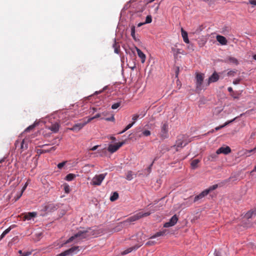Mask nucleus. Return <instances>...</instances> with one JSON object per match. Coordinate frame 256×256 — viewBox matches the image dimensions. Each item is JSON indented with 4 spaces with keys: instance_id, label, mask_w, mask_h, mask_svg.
Returning a JSON list of instances; mask_svg holds the SVG:
<instances>
[{
    "instance_id": "obj_1",
    "label": "nucleus",
    "mask_w": 256,
    "mask_h": 256,
    "mask_svg": "<svg viewBox=\"0 0 256 256\" xmlns=\"http://www.w3.org/2000/svg\"><path fill=\"white\" fill-rule=\"evenodd\" d=\"M151 212H140L136 214L129 217L126 220L118 224L117 226L114 228L115 232H118L122 230L124 228L128 227L131 222H135L140 218L148 216L150 214Z\"/></svg>"
},
{
    "instance_id": "obj_40",
    "label": "nucleus",
    "mask_w": 256,
    "mask_h": 256,
    "mask_svg": "<svg viewBox=\"0 0 256 256\" xmlns=\"http://www.w3.org/2000/svg\"><path fill=\"white\" fill-rule=\"evenodd\" d=\"M120 104H121V102H118L116 103H114V104H113L112 106V108L113 110L116 109L120 106Z\"/></svg>"
},
{
    "instance_id": "obj_57",
    "label": "nucleus",
    "mask_w": 256,
    "mask_h": 256,
    "mask_svg": "<svg viewBox=\"0 0 256 256\" xmlns=\"http://www.w3.org/2000/svg\"><path fill=\"white\" fill-rule=\"evenodd\" d=\"M256 150V146L254 148H253V149H252L250 150H248V152H254Z\"/></svg>"
},
{
    "instance_id": "obj_7",
    "label": "nucleus",
    "mask_w": 256,
    "mask_h": 256,
    "mask_svg": "<svg viewBox=\"0 0 256 256\" xmlns=\"http://www.w3.org/2000/svg\"><path fill=\"white\" fill-rule=\"evenodd\" d=\"M86 118H87L84 119L82 122L75 124L72 128H70V130L76 132H78L88 123Z\"/></svg>"
},
{
    "instance_id": "obj_56",
    "label": "nucleus",
    "mask_w": 256,
    "mask_h": 256,
    "mask_svg": "<svg viewBox=\"0 0 256 256\" xmlns=\"http://www.w3.org/2000/svg\"><path fill=\"white\" fill-rule=\"evenodd\" d=\"M98 145L95 146H93L92 148L90 149V150H92V151L96 150L98 148Z\"/></svg>"
},
{
    "instance_id": "obj_28",
    "label": "nucleus",
    "mask_w": 256,
    "mask_h": 256,
    "mask_svg": "<svg viewBox=\"0 0 256 256\" xmlns=\"http://www.w3.org/2000/svg\"><path fill=\"white\" fill-rule=\"evenodd\" d=\"M113 48L114 50V52L118 54L120 50V46L116 42V40H114V44H113Z\"/></svg>"
},
{
    "instance_id": "obj_34",
    "label": "nucleus",
    "mask_w": 256,
    "mask_h": 256,
    "mask_svg": "<svg viewBox=\"0 0 256 256\" xmlns=\"http://www.w3.org/2000/svg\"><path fill=\"white\" fill-rule=\"evenodd\" d=\"M102 116L101 114H97L95 116L91 118H88L86 120L87 122L88 123L90 122L92 120H94V118H100Z\"/></svg>"
},
{
    "instance_id": "obj_20",
    "label": "nucleus",
    "mask_w": 256,
    "mask_h": 256,
    "mask_svg": "<svg viewBox=\"0 0 256 256\" xmlns=\"http://www.w3.org/2000/svg\"><path fill=\"white\" fill-rule=\"evenodd\" d=\"M138 56L141 58V62L144 63L146 60V56L142 51L138 48H136Z\"/></svg>"
},
{
    "instance_id": "obj_16",
    "label": "nucleus",
    "mask_w": 256,
    "mask_h": 256,
    "mask_svg": "<svg viewBox=\"0 0 256 256\" xmlns=\"http://www.w3.org/2000/svg\"><path fill=\"white\" fill-rule=\"evenodd\" d=\"M224 62L227 63L234 64V65H238V60L232 56H228L224 60Z\"/></svg>"
},
{
    "instance_id": "obj_21",
    "label": "nucleus",
    "mask_w": 256,
    "mask_h": 256,
    "mask_svg": "<svg viewBox=\"0 0 256 256\" xmlns=\"http://www.w3.org/2000/svg\"><path fill=\"white\" fill-rule=\"evenodd\" d=\"M181 33H182V37L183 38L184 41L186 43L188 44L190 41H189V40H188V38L187 32L186 31H185L183 29V28H181Z\"/></svg>"
},
{
    "instance_id": "obj_8",
    "label": "nucleus",
    "mask_w": 256,
    "mask_h": 256,
    "mask_svg": "<svg viewBox=\"0 0 256 256\" xmlns=\"http://www.w3.org/2000/svg\"><path fill=\"white\" fill-rule=\"evenodd\" d=\"M204 79V74L202 73H198L196 75V87L197 90H201V86Z\"/></svg>"
},
{
    "instance_id": "obj_47",
    "label": "nucleus",
    "mask_w": 256,
    "mask_h": 256,
    "mask_svg": "<svg viewBox=\"0 0 256 256\" xmlns=\"http://www.w3.org/2000/svg\"><path fill=\"white\" fill-rule=\"evenodd\" d=\"M139 116L140 118H142L146 114V112L144 110L141 112L140 114H137Z\"/></svg>"
},
{
    "instance_id": "obj_45",
    "label": "nucleus",
    "mask_w": 256,
    "mask_h": 256,
    "mask_svg": "<svg viewBox=\"0 0 256 256\" xmlns=\"http://www.w3.org/2000/svg\"><path fill=\"white\" fill-rule=\"evenodd\" d=\"M64 190L66 193H68L70 192V186L68 184H64Z\"/></svg>"
},
{
    "instance_id": "obj_15",
    "label": "nucleus",
    "mask_w": 256,
    "mask_h": 256,
    "mask_svg": "<svg viewBox=\"0 0 256 256\" xmlns=\"http://www.w3.org/2000/svg\"><path fill=\"white\" fill-rule=\"evenodd\" d=\"M208 194V192L207 190H204L202 192H200L199 194L196 196L194 200V202H195L198 200L202 198L205 196H207Z\"/></svg>"
},
{
    "instance_id": "obj_58",
    "label": "nucleus",
    "mask_w": 256,
    "mask_h": 256,
    "mask_svg": "<svg viewBox=\"0 0 256 256\" xmlns=\"http://www.w3.org/2000/svg\"><path fill=\"white\" fill-rule=\"evenodd\" d=\"M228 90L230 92H233V90L232 87H228Z\"/></svg>"
},
{
    "instance_id": "obj_41",
    "label": "nucleus",
    "mask_w": 256,
    "mask_h": 256,
    "mask_svg": "<svg viewBox=\"0 0 256 256\" xmlns=\"http://www.w3.org/2000/svg\"><path fill=\"white\" fill-rule=\"evenodd\" d=\"M142 134L144 136H148L150 135L151 132L149 130H145L142 132Z\"/></svg>"
},
{
    "instance_id": "obj_35",
    "label": "nucleus",
    "mask_w": 256,
    "mask_h": 256,
    "mask_svg": "<svg viewBox=\"0 0 256 256\" xmlns=\"http://www.w3.org/2000/svg\"><path fill=\"white\" fill-rule=\"evenodd\" d=\"M75 176V174H69L66 176V180L68 181H71L74 180Z\"/></svg>"
},
{
    "instance_id": "obj_11",
    "label": "nucleus",
    "mask_w": 256,
    "mask_h": 256,
    "mask_svg": "<svg viewBox=\"0 0 256 256\" xmlns=\"http://www.w3.org/2000/svg\"><path fill=\"white\" fill-rule=\"evenodd\" d=\"M231 152V149L228 146L226 147L222 146L216 150L217 154H228Z\"/></svg>"
},
{
    "instance_id": "obj_33",
    "label": "nucleus",
    "mask_w": 256,
    "mask_h": 256,
    "mask_svg": "<svg viewBox=\"0 0 256 256\" xmlns=\"http://www.w3.org/2000/svg\"><path fill=\"white\" fill-rule=\"evenodd\" d=\"M164 233H165L164 231L158 232H156L154 236H152L150 237V238H156L158 236H164Z\"/></svg>"
},
{
    "instance_id": "obj_42",
    "label": "nucleus",
    "mask_w": 256,
    "mask_h": 256,
    "mask_svg": "<svg viewBox=\"0 0 256 256\" xmlns=\"http://www.w3.org/2000/svg\"><path fill=\"white\" fill-rule=\"evenodd\" d=\"M35 127V125L34 124H32V125H30V126H28L26 130H25V132H30V130H33L34 128Z\"/></svg>"
},
{
    "instance_id": "obj_30",
    "label": "nucleus",
    "mask_w": 256,
    "mask_h": 256,
    "mask_svg": "<svg viewBox=\"0 0 256 256\" xmlns=\"http://www.w3.org/2000/svg\"><path fill=\"white\" fill-rule=\"evenodd\" d=\"M236 119V118H234L232 120H230V121H228L227 122H226L223 125H222V126H218V127H216L215 128L216 130H218L223 128H224L225 126H226V125H228V124L231 123L234 120Z\"/></svg>"
},
{
    "instance_id": "obj_49",
    "label": "nucleus",
    "mask_w": 256,
    "mask_h": 256,
    "mask_svg": "<svg viewBox=\"0 0 256 256\" xmlns=\"http://www.w3.org/2000/svg\"><path fill=\"white\" fill-rule=\"evenodd\" d=\"M153 164H154V162L150 164V165L147 168L146 170L148 172V174H149L150 172H151V170H152V167L153 165Z\"/></svg>"
},
{
    "instance_id": "obj_18",
    "label": "nucleus",
    "mask_w": 256,
    "mask_h": 256,
    "mask_svg": "<svg viewBox=\"0 0 256 256\" xmlns=\"http://www.w3.org/2000/svg\"><path fill=\"white\" fill-rule=\"evenodd\" d=\"M142 244L141 242V244H140V245H136V246H134L130 248H128L127 250H124V252H122V254H123V255L132 252L133 250H137Z\"/></svg>"
},
{
    "instance_id": "obj_39",
    "label": "nucleus",
    "mask_w": 256,
    "mask_h": 256,
    "mask_svg": "<svg viewBox=\"0 0 256 256\" xmlns=\"http://www.w3.org/2000/svg\"><path fill=\"white\" fill-rule=\"evenodd\" d=\"M152 22V16L150 15H148L146 17V21H145V24H150V22Z\"/></svg>"
},
{
    "instance_id": "obj_31",
    "label": "nucleus",
    "mask_w": 256,
    "mask_h": 256,
    "mask_svg": "<svg viewBox=\"0 0 256 256\" xmlns=\"http://www.w3.org/2000/svg\"><path fill=\"white\" fill-rule=\"evenodd\" d=\"M118 198V194L117 192H114L112 195L110 197V200L112 202H114Z\"/></svg>"
},
{
    "instance_id": "obj_6",
    "label": "nucleus",
    "mask_w": 256,
    "mask_h": 256,
    "mask_svg": "<svg viewBox=\"0 0 256 256\" xmlns=\"http://www.w3.org/2000/svg\"><path fill=\"white\" fill-rule=\"evenodd\" d=\"M185 136H180L178 137V140L176 141V144L174 146L176 147V150L178 151V148H181L183 146H185L186 144H188L189 142H184Z\"/></svg>"
},
{
    "instance_id": "obj_5",
    "label": "nucleus",
    "mask_w": 256,
    "mask_h": 256,
    "mask_svg": "<svg viewBox=\"0 0 256 256\" xmlns=\"http://www.w3.org/2000/svg\"><path fill=\"white\" fill-rule=\"evenodd\" d=\"M79 247L78 246H73L64 252L60 253L59 254V256H72L74 254H76L78 251Z\"/></svg>"
},
{
    "instance_id": "obj_12",
    "label": "nucleus",
    "mask_w": 256,
    "mask_h": 256,
    "mask_svg": "<svg viewBox=\"0 0 256 256\" xmlns=\"http://www.w3.org/2000/svg\"><path fill=\"white\" fill-rule=\"evenodd\" d=\"M19 144H20V149L22 150H26L28 148V143L24 139L22 140L21 142H20L18 140H16L14 144L16 147H17Z\"/></svg>"
},
{
    "instance_id": "obj_24",
    "label": "nucleus",
    "mask_w": 256,
    "mask_h": 256,
    "mask_svg": "<svg viewBox=\"0 0 256 256\" xmlns=\"http://www.w3.org/2000/svg\"><path fill=\"white\" fill-rule=\"evenodd\" d=\"M136 174H134L132 171H128V172L126 174V179L128 180H132L134 177H136Z\"/></svg>"
},
{
    "instance_id": "obj_14",
    "label": "nucleus",
    "mask_w": 256,
    "mask_h": 256,
    "mask_svg": "<svg viewBox=\"0 0 256 256\" xmlns=\"http://www.w3.org/2000/svg\"><path fill=\"white\" fill-rule=\"evenodd\" d=\"M57 148L56 146H54L49 149H38L37 150V153L41 154L44 153L50 152L52 151H54Z\"/></svg>"
},
{
    "instance_id": "obj_62",
    "label": "nucleus",
    "mask_w": 256,
    "mask_h": 256,
    "mask_svg": "<svg viewBox=\"0 0 256 256\" xmlns=\"http://www.w3.org/2000/svg\"><path fill=\"white\" fill-rule=\"evenodd\" d=\"M232 96L234 98H238V96H237L236 95H234V94H232Z\"/></svg>"
},
{
    "instance_id": "obj_3",
    "label": "nucleus",
    "mask_w": 256,
    "mask_h": 256,
    "mask_svg": "<svg viewBox=\"0 0 256 256\" xmlns=\"http://www.w3.org/2000/svg\"><path fill=\"white\" fill-rule=\"evenodd\" d=\"M106 174H102L98 175H96L92 180L91 184L94 186H100L104 179Z\"/></svg>"
},
{
    "instance_id": "obj_63",
    "label": "nucleus",
    "mask_w": 256,
    "mask_h": 256,
    "mask_svg": "<svg viewBox=\"0 0 256 256\" xmlns=\"http://www.w3.org/2000/svg\"><path fill=\"white\" fill-rule=\"evenodd\" d=\"M154 0H148V1L147 2L146 4H150V3H151V2H154Z\"/></svg>"
},
{
    "instance_id": "obj_55",
    "label": "nucleus",
    "mask_w": 256,
    "mask_h": 256,
    "mask_svg": "<svg viewBox=\"0 0 256 256\" xmlns=\"http://www.w3.org/2000/svg\"><path fill=\"white\" fill-rule=\"evenodd\" d=\"M235 74V72L230 70L228 72V76H234V74Z\"/></svg>"
},
{
    "instance_id": "obj_54",
    "label": "nucleus",
    "mask_w": 256,
    "mask_h": 256,
    "mask_svg": "<svg viewBox=\"0 0 256 256\" xmlns=\"http://www.w3.org/2000/svg\"><path fill=\"white\" fill-rule=\"evenodd\" d=\"M26 184H25V186L23 187L22 190V192H21V194H20V195L18 196V198H19L22 195V192H24V191L25 190L26 188Z\"/></svg>"
},
{
    "instance_id": "obj_51",
    "label": "nucleus",
    "mask_w": 256,
    "mask_h": 256,
    "mask_svg": "<svg viewBox=\"0 0 256 256\" xmlns=\"http://www.w3.org/2000/svg\"><path fill=\"white\" fill-rule=\"evenodd\" d=\"M98 152L100 153V156H102L104 154H106V150L105 149H103L102 150V152H100L99 150L98 151Z\"/></svg>"
},
{
    "instance_id": "obj_26",
    "label": "nucleus",
    "mask_w": 256,
    "mask_h": 256,
    "mask_svg": "<svg viewBox=\"0 0 256 256\" xmlns=\"http://www.w3.org/2000/svg\"><path fill=\"white\" fill-rule=\"evenodd\" d=\"M200 160L198 159H195L192 160L191 162V166L193 169H195L198 166V164L200 162Z\"/></svg>"
},
{
    "instance_id": "obj_52",
    "label": "nucleus",
    "mask_w": 256,
    "mask_h": 256,
    "mask_svg": "<svg viewBox=\"0 0 256 256\" xmlns=\"http://www.w3.org/2000/svg\"><path fill=\"white\" fill-rule=\"evenodd\" d=\"M105 120L107 121H114V116H112L110 118H106Z\"/></svg>"
},
{
    "instance_id": "obj_46",
    "label": "nucleus",
    "mask_w": 256,
    "mask_h": 256,
    "mask_svg": "<svg viewBox=\"0 0 256 256\" xmlns=\"http://www.w3.org/2000/svg\"><path fill=\"white\" fill-rule=\"evenodd\" d=\"M66 162H62L59 163L58 164V168L59 169H62L64 167V166L65 165Z\"/></svg>"
},
{
    "instance_id": "obj_22",
    "label": "nucleus",
    "mask_w": 256,
    "mask_h": 256,
    "mask_svg": "<svg viewBox=\"0 0 256 256\" xmlns=\"http://www.w3.org/2000/svg\"><path fill=\"white\" fill-rule=\"evenodd\" d=\"M60 128V125L58 123H54V124H52L50 127L49 129L53 132H57Z\"/></svg>"
},
{
    "instance_id": "obj_64",
    "label": "nucleus",
    "mask_w": 256,
    "mask_h": 256,
    "mask_svg": "<svg viewBox=\"0 0 256 256\" xmlns=\"http://www.w3.org/2000/svg\"><path fill=\"white\" fill-rule=\"evenodd\" d=\"M107 114L106 112H103L102 114H101L102 116H106Z\"/></svg>"
},
{
    "instance_id": "obj_23",
    "label": "nucleus",
    "mask_w": 256,
    "mask_h": 256,
    "mask_svg": "<svg viewBox=\"0 0 256 256\" xmlns=\"http://www.w3.org/2000/svg\"><path fill=\"white\" fill-rule=\"evenodd\" d=\"M216 152V153L211 154L207 157V160L210 162H214L218 158V155Z\"/></svg>"
},
{
    "instance_id": "obj_29",
    "label": "nucleus",
    "mask_w": 256,
    "mask_h": 256,
    "mask_svg": "<svg viewBox=\"0 0 256 256\" xmlns=\"http://www.w3.org/2000/svg\"><path fill=\"white\" fill-rule=\"evenodd\" d=\"M253 214H256V209L248 212L246 214V218H250L252 217Z\"/></svg>"
},
{
    "instance_id": "obj_61",
    "label": "nucleus",
    "mask_w": 256,
    "mask_h": 256,
    "mask_svg": "<svg viewBox=\"0 0 256 256\" xmlns=\"http://www.w3.org/2000/svg\"><path fill=\"white\" fill-rule=\"evenodd\" d=\"M5 236H6V234L2 232V234H1V236H0V240H2V238H3Z\"/></svg>"
},
{
    "instance_id": "obj_43",
    "label": "nucleus",
    "mask_w": 256,
    "mask_h": 256,
    "mask_svg": "<svg viewBox=\"0 0 256 256\" xmlns=\"http://www.w3.org/2000/svg\"><path fill=\"white\" fill-rule=\"evenodd\" d=\"M140 118H139V116L138 115V114H134L132 116V120H133L132 122H134V124L135 123V122L138 120V119Z\"/></svg>"
},
{
    "instance_id": "obj_13",
    "label": "nucleus",
    "mask_w": 256,
    "mask_h": 256,
    "mask_svg": "<svg viewBox=\"0 0 256 256\" xmlns=\"http://www.w3.org/2000/svg\"><path fill=\"white\" fill-rule=\"evenodd\" d=\"M219 79V76L216 72H214L209 78L208 80V85H209L212 82H216Z\"/></svg>"
},
{
    "instance_id": "obj_44",
    "label": "nucleus",
    "mask_w": 256,
    "mask_h": 256,
    "mask_svg": "<svg viewBox=\"0 0 256 256\" xmlns=\"http://www.w3.org/2000/svg\"><path fill=\"white\" fill-rule=\"evenodd\" d=\"M244 4H248V2H243ZM248 4H250L256 6V0H249Z\"/></svg>"
},
{
    "instance_id": "obj_19",
    "label": "nucleus",
    "mask_w": 256,
    "mask_h": 256,
    "mask_svg": "<svg viewBox=\"0 0 256 256\" xmlns=\"http://www.w3.org/2000/svg\"><path fill=\"white\" fill-rule=\"evenodd\" d=\"M216 40L222 45H226L227 44V40L225 37L222 36L218 35L216 36Z\"/></svg>"
},
{
    "instance_id": "obj_37",
    "label": "nucleus",
    "mask_w": 256,
    "mask_h": 256,
    "mask_svg": "<svg viewBox=\"0 0 256 256\" xmlns=\"http://www.w3.org/2000/svg\"><path fill=\"white\" fill-rule=\"evenodd\" d=\"M134 124V122H132V123L129 124L120 134H122L126 132L127 130L131 128L132 126Z\"/></svg>"
},
{
    "instance_id": "obj_53",
    "label": "nucleus",
    "mask_w": 256,
    "mask_h": 256,
    "mask_svg": "<svg viewBox=\"0 0 256 256\" xmlns=\"http://www.w3.org/2000/svg\"><path fill=\"white\" fill-rule=\"evenodd\" d=\"M11 230V228L10 227H9L7 229H6L4 232L3 233H4L6 235L8 234L10 231Z\"/></svg>"
},
{
    "instance_id": "obj_60",
    "label": "nucleus",
    "mask_w": 256,
    "mask_h": 256,
    "mask_svg": "<svg viewBox=\"0 0 256 256\" xmlns=\"http://www.w3.org/2000/svg\"><path fill=\"white\" fill-rule=\"evenodd\" d=\"M5 236H6V234L2 232V234H1V236H0V240H2V238H3Z\"/></svg>"
},
{
    "instance_id": "obj_25",
    "label": "nucleus",
    "mask_w": 256,
    "mask_h": 256,
    "mask_svg": "<svg viewBox=\"0 0 256 256\" xmlns=\"http://www.w3.org/2000/svg\"><path fill=\"white\" fill-rule=\"evenodd\" d=\"M36 214L34 212H28L24 216V218L25 219L29 220H30L32 218L36 216Z\"/></svg>"
},
{
    "instance_id": "obj_9",
    "label": "nucleus",
    "mask_w": 256,
    "mask_h": 256,
    "mask_svg": "<svg viewBox=\"0 0 256 256\" xmlns=\"http://www.w3.org/2000/svg\"><path fill=\"white\" fill-rule=\"evenodd\" d=\"M124 142H120L114 144H110L108 150L111 153L116 152L119 149L123 144Z\"/></svg>"
},
{
    "instance_id": "obj_48",
    "label": "nucleus",
    "mask_w": 256,
    "mask_h": 256,
    "mask_svg": "<svg viewBox=\"0 0 256 256\" xmlns=\"http://www.w3.org/2000/svg\"><path fill=\"white\" fill-rule=\"evenodd\" d=\"M242 79L240 78H236V80H234V81H233V84H238L241 81Z\"/></svg>"
},
{
    "instance_id": "obj_4",
    "label": "nucleus",
    "mask_w": 256,
    "mask_h": 256,
    "mask_svg": "<svg viewBox=\"0 0 256 256\" xmlns=\"http://www.w3.org/2000/svg\"><path fill=\"white\" fill-rule=\"evenodd\" d=\"M168 124L167 122L162 123L161 130L160 134V136L162 139L168 137Z\"/></svg>"
},
{
    "instance_id": "obj_38",
    "label": "nucleus",
    "mask_w": 256,
    "mask_h": 256,
    "mask_svg": "<svg viewBox=\"0 0 256 256\" xmlns=\"http://www.w3.org/2000/svg\"><path fill=\"white\" fill-rule=\"evenodd\" d=\"M218 186V184H214L212 186H210L208 188L205 190H207L208 194L210 192L216 190Z\"/></svg>"
},
{
    "instance_id": "obj_32",
    "label": "nucleus",
    "mask_w": 256,
    "mask_h": 256,
    "mask_svg": "<svg viewBox=\"0 0 256 256\" xmlns=\"http://www.w3.org/2000/svg\"><path fill=\"white\" fill-rule=\"evenodd\" d=\"M152 8H154L153 14H156L158 13V11L160 8V4L155 3Z\"/></svg>"
},
{
    "instance_id": "obj_2",
    "label": "nucleus",
    "mask_w": 256,
    "mask_h": 256,
    "mask_svg": "<svg viewBox=\"0 0 256 256\" xmlns=\"http://www.w3.org/2000/svg\"><path fill=\"white\" fill-rule=\"evenodd\" d=\"M90 230V228L79 230L76 234L70 237L68 240H67L66 243L70 242L75 240H76V241H78L88 238L92 234V232H91Z\"/></svg>"
},
{
    "instance_id": "obj_36",
    "label": "nucleus",
    "mask_w": 256,
    "mask_h": 256,
    "mask_svg": "<svg viewBox=\"0 0 256 256\" xmlns=\"http://www.w3.org/2000/svg\"><path fill=\"white\" fill-rule=\"evenodd\" d=\"M131 36L135 41H137L135 35V26H134L131 27Z\"/></svg>"
},
{
    "instance_id": "obj_50",
    "label": "nucleus",
    "mask_w": 256,
    "mask_h": 256,
    "mask_svg": "<svg viewBox=\"0 0 256 256\" xmlns=\"http://www.w3.org/2000/svg\"><path fill=\"white\" fill-rule=\"evenodd\" d=\"M154 241H148L146 242V245L147 246H150L152 245H154Z\"/></svg>"
},
{
    "instance_id": "obj_17",
    "label": "nucleus",
    "mask_w": 256,
    "mask_h": 256,
    "mask_svg": "<svg viewBox=\"0 0 256 256\" xmlns=\"http://www.w3.org/2000/svg\"><path fill=\"white\" fill-rule=\"evenodd\" d=\"M172 52L173 53V54L174 58L177 57L178 55L180 54H184L183 51L180 49L176 48V46H172L171 48Z\"/></svg>"
},
{
    "instance_id": "obj_27",
    "label": "nucleus",
    "mask_w": 256,
    "mask_h": 256,
    "mask_svg": "<svg viewBox=\"0 0 256 256\" xmlns=\"http://www.w3.org/2000/svg\"><path fill=\"white\" fill-rule=\"evenodd\" d=\"M113 48L114 50V52L118 54L120 50V46L116 42V40H114V44H113Z\"/></svg>"
},
{
    "instance_id": "obj_59",
    "label": "nucleus",
    "mask_w": 256,
    "mask_h": 256,
    "mask_svg": "<svg viewBox=\"0 0 256 256\" xmlns=\"http://www.w3.org/2000/svg\"><path fill=\"white\" fill-rule=\"evenodd\" d=\"M144 24H146L144 22H140V23L138 24V27H140V26H142V25H144Z\"/></svg>"
},
{
    "instance_id": "obj_10",
    "label": "nucleus",
    "mask_w": 256,
    "mask_h": 256,
    "mask_svg": "<svg viewBox=\"0 0 256 256\" xmlns=\"http://www.w3.org/2000/svg\"><path fill=\"white\" fill-rule=\"evenodd\" d=\"M178 220V217L176 214L173 216L171 218L169 222H166L164 224V226L165 228H168L172 226H174L176 224Z\"/></svg>"
}]
</instances>
